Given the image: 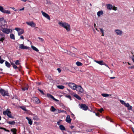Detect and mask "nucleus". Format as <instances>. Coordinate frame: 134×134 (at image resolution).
<instances>
[{
    "mask_svg": "<svg viewBox=\"0 0 134 134\" xmlns=\"http://www.w3.org/2000/svg\"><path fill=\"white\" fill-rule=\"evenodd\" d=\"M59 24L60 26L66 29L67 31H70V25L69 24L65 22H59Z\"/></svg>",
    "mask_w": 134,
    "mask_h": 134,
    "instance_id": "obj_1",
    "label": "nucleus"
},
{
    "mask_svg": "<svg viewBox=\"0 0 134 134\" xmlns=\"http://www.w3.org/2000/svg\"><path fill=\"white\" fill-rule=\"evenodd\" d=\"M119 100L120 101L122 104L124 105L125 107L127 108V109L128 110H132V106L130 105L128 103H126L124 100Z\"/></svg>",
    "mask_w": 134,
    "mask_h": 134,
    "instance_id": "obj_2",
    "label": "nucleus"
},
{
    "mask_svg": "<svg viewBox=\"0 0 134 134\" xmlns=\"http://www.w3.org/2000/svg\"><path fill=\"white\" fill-rule=\"evenodd\" d=\"M3 113L4 115H7L9 118H14V117L11 115V112L9 110L7 109L6 110L4 111Z\"/></svg>",
    "mask_w": 134,
    "mask_h": 134,
    "instance_id": "obj_3",
    "label": "nucleus"
},
{
    "mask_svg": "<svg viewBox=\"0 0 134 134\" xmlns=\"http://www.w3.org/2000/svg\"><path fill=\"white\" fill-rule=\"evenodd\" d=\"M0 93L3 96H9V93L8 91H6L3 89L0 90Z\"/></svg>",
    "mask_w": 134,
    "mask_h": 134,
    "instance_id": "obj_4",
    "label": "nucleus"
},
{
    "mask_svg": "<svg viewBox=\"0 0 134 134\" xmlns=\"http://www.w3.org/2000/svg\"><path fill=\"white\" fill-rule=\"evenodd\" d=\"M0 11L3 13H5L7 14L10 13V12L9 10H5L4 9L3 7L0 6Z\"/></svg>",
    "mask_w": 134,
    "mask_h": 134,
    "instance_id": "obj_5",
    "label": "nucleus"
},
{
    "mask_svg": "<svg viewBox=\"0 0 134 134\" xmlns=\"http://www.w3.org/2000/svg\"><path fill=\"white\" fill-rule=\"evenodd\" d=\"M68 86L73 90H75L76 89V85L74 83H69L68 84Z\"/></svg>",
    "mask_w": 134,
    "mask_h": 134,
    "instance_id": "obj_6",
    "label": "nucleus"
},
{
    "mask_svg": "<svg viewBox=\"0 0 134 134\" xmlns=\"http://www.w3.org/2000/svg\"><path fill=\"white\" fill-rule=\"evenodd\" d=\"M76 88L75 90H76L77 91L80 92L81 93L83 92L84 91L83 89L81 86L76 85Z\"/></svg>",
    "mask_w": 134,
    "mask_h": 134,
    "instance_id": "obj_7",
    "label": "nucleus"
},
{
    "mask_svg": "<svg viewBox=\"0 0 134 134\" xmlns=\"http://www.w3.org/2000/svg\"><path fill=\"white\" fill-rule=\"evenodd\" d=\"M26 23L27 25L30 26L31 27H35L36 25L33 21H27L26 22Z\"/></svg>",
    "mask_w": 134,
    "mask_h": 134,
    "instance_id": "obj_8",
    "label": "nucleus"
},
{
    "mask_svg": "<svg viewBox=\"0 0 134 134\" xmlns=\"http://www.w3.org/2000/svg\"><path fill=\"white\" fill-rule=\"evenodd\" d=\"M41 12L44 16L47 18L49 20H50L51 19L50 18L48 14L43 12L42 11H41Z\"/></svg>",
    "mask_w": 134,
    "mask_h": 134,
    "instance_id": "obj_9",
    "label": "nucleus"
},
{
    "mask_svg": "<svg viewBox=\"0 0 134 134\" xmlns=\"http://www.w3.org/2000/svg\"><path fill=\"white\" fill-rule=\"evenodd\" d=\"M80 108L85 110H86L88 108V107L84 104H82L80 105Z\"/></svg>",
    "mask_w": 134,
    "mask_h": 134,
    "instance_id": "obj_10",
    "label": "nucleus"
},
{
    "mask_svg": "<svg viewBox=\"0 0 134 134\" xmlns=\"http://www.w3.org/2000/svg\"><path fill=\"white\" fill-rule=\"evenodd\" d=\"M2 31L4 33L8 34L9 33L10 30L8 29L4 28L2 29Z\"/></svg>",
    "mask_w": 134,
    "mask_h": 134,
    "instance_id": "obj_11",
    "label": "nucleus"
},
{
    "mask_svg": "<svg viewBox=\"0 0 134 134\" xmlns=\"http://www.w3.org/2000/svg\"><path fill=\"white\" fill-rule=\"evenodd\" d=\"M5 36L4 34L0 33V41L3 42L5 39Z\"/></svg>",
    "mask_w": 134,
    "mask_h": 134,
    "instance_id": "obj_12",
    "label": "nucleus"
},
{
    "mask_svg": "<svg viewBox=\"0 0 134 134\" xmlns=\"http://www.w3.org/2000/svg\"><path fill=\"white\" fill-rule=\"evenodd\" d=\"M19 48L23 49H28L29 48L27 46H25L23 44H20L19 45Z\"/></svg>",
    "mask_w": 134,
    "mask_h": 134,
    "instance_id": "obj_13",
    "label": "nucleus"
},
{
    "mask_svg": "<svg viewBox=\"0 0 134 134\" xmlns=\"http://www.w3.org/2000/svg\"><path fill=\"white\" fill-rule=\"evenodd\" d=\"M114 31L116 33L117 35L120 36L122 34V31L119 30H118V29L115 30Z\"/></svg>",
    "mask_w": 134,
    "mask_h": 134,
    "instance_id": "obj_14",
    "label": "nucleus"
},
{
    "mask_svg": "<svg viewBox=\"0 0 134 134\" xmlns=\"http://www.w3.org/2000/svg\"><path fill=\"white\" fill-rule=\"evenodd\" d=\"M32 100L34 102V103H39V101L38 99L36 97H33L32 98Z\"/></svg>",
    "mask_w": 134,
    "mask_h": 134,
    "instance_id": "obj_15",
    "label": "nucleus"
},
{
    "mask_svg": "<svg viewBox=\"0 0 134 134\" xmlns=\"http://www.w3.org/2000/svg\"><path fill=\"white\" fill-rule=\"evenodd\" d=\"M71 119L70 118V116L69 115H68L66 119V122L69 123H70L71 122Z\"/></svg>",
    "mask_w": 134,
    "mask_h": 134,
    "instance_id": "obj_16",
    "label": "nucleus"
},
{
    "mask_svg": "<svg viewBox=\"0 0 134 134\" xmlns=\"http://www.w3.org/2000/svg\"><path fill=\"white\" fill-rule=\"evenodd\" d=\"M94 61L101 65H104V64L103 62V60L98 61L97 60H94Z\"/></svg>",
    "mask_w": 134,
    "mask_h": 134,
    "instance_id": "obj_17",
    "label": "nucleus"
},
{
    "mask_svg": "<svg viewBox=\"0 0 134 134\" xmlns=\"http://www.w3.org/2000/svg\"><path fill=\"white\" fill-rule=\"evenodd\" d=\"M24 33V30L23 29H20L18 31V35H20Z\"/></svg>",
    "mask_w": 134,
    "mask_h": 134,
    "instance_id": "obj_18",
    "label": "nucleus"
},
{
    "mask_svg": "<svg viewBox=\"0 0 134 134\" xmlns=\"http://www.w3.org/2000/svg\"><path fill=\"white\" fill-rule=\"evenodd\" d=\"M59 128L60 130L62 131H65L66 130L65 127L63 125H60Z\"/></svg>",
    "mask_w": 134,
    "mask_h": 134,
    "instance_id": "obj_19",
    "label": "nucleus"
},
{
    "mask_svg": "<svg viewBox=\"0 0 134 134\" xmlns=\"http://www.w3.org/2000/svg\"><path fill=\"white\" fill-rule=\"evenodd\" d=\"M26 119L28 120V123L30 125H31L32 124V121L31 120L27 117H26Z\"/></svg>",
    "mask_w": 134,
    "mask_h": 134,
    "instance_id": "obj_20",
    "label": "nucleus"
},
{
    "mask_svg": "<svg viewBox=\"0 0 134 134\" xmlns=\"http://www.w3.org/2000/svg\"><path fill=\"white\" fill-rule=\"evenodd\" d=\"M107 8L109 10L111 9L113 7V6L111 4H108L107 5Z\"/></svg>",
    "mask_w": 134,
    "mask_h": 134,
    "instance_id": "obj_21",
    "label": "nucleus"
},
{
    "mask_svg": "<svg viewBox=\"0 0 134 134\" xmlns=\"http://www.w3.org/2000/svg\"><path fill=\"white\" fill-rule=\"evenodd\" d=\"M5 61V64L6 66L8 68H10L11 66L10 64L6 61Z\"/></svg>",
    "mask_w": 134,
    "mask_h": 134,
    "instance_id": "obj_22",
    "label": "nucleus"
},
{
    "mask_svg": "<svg viewBox=\"0 0 134 134\" xmlns=\"http://www.w3.org/2000/svg\"><path fill=\"white\" fill-rule=\"evenodd\" d=\"M74 96L78 100H80L81 99V97L77 94L74 95Z\"/></svg>",
    "mask_w": 134,
    "mask_h": 134,
    "instance_id": "obj_23",
    "label": "nucleus"
},
{
    "mask_svg": "<svg viewBox=\"0 0 134 134\" xmlns=\"http://www.w3.org/2000/svg\"><path fill=\"white\" fill-rule=\"evenodd\" d=\"M103 14V12L102 11H99L97 13V15L98 16H100L101 15Z\"/></svg>",
    "mask_w": 134,
    "mask_h": 134,
    "instance_id": "obj_24",
    "label": "nucleus"
},
{
    "mask_svg": "<svg viewBox=\"0 0 134 134\" xmlns=\"http://www.w3.org/2000/svg\"><path fill=\"white\" fill-rule=\"evenodd\" d=\"M57 87L59 89H63L64 88V87L63 85H58L57 86Z\"/></svg>",
    "mask_w": 134,
    "mask_h": 134,
    "instance_id": "obj_25",
    "label": "nucleus"
},
{
    "mask_svg": "<svg viewBox=\"0 0 134 134\" xmlns=\"http://www.w3.org/2000/svg\"><path fill=\"white\" fill-rule=\"evenodd\" d=\"M32 48L35 51L38 52V49H37V48H36L35 47L33 46H31Z\"/></svg>",
    "mask_w": 134,
    "mask_h": 134,
    "instance_id": "obj_26",
    "label": "nucleus"
},
{
    "mask_svg": "<svg viewBox=\"0 0 134 134\" xmlns=\"http://www.w3.org/2000/svg\"><path fill=\"white\" fill-rule=\"evenodd\" d=\"M47 96L49 98H51L52 99L54 97L52 95L49 93H48L47 94Z\"/></svg>",
    "mask_w": 134,
    "mask_h": 134,
    "instance_id": "obj_27",
    "label": "nucleus"
},
{
    "mask_svg": "<svg viewBox=\"0 0 134 134\" xmlns=\"http://www.w3.org/2000/svg\"><path fill=\"white\" fill-rule=\"evenodd\" d=\"M10 38L14 40L15 39V37H14V34H11L10 35Z\"/></svg>",
    "mask_w": 134,
    "mask_h": 134,
    "instance_id": "obj_28",
    "label": "nucleus"
},
{
    "mask_svg": "<svg viewBox=\"0 0 134 134\" xmlns=\"http://www.w3.org/2000/svg\"><path fill=\"white\" fill-rule=\"evenodd\" d=\"M76 64L78 66H82V64L79 62H77L76 63Z\"/></svg>",
    "mask_w": 134,
    "mask_h": 134,
    "instance_id": "obj_29",
    "label": "nucleus"
},
{
    "mask_svg": "<svg viewBox=\"0 0 134 134\" xmlns=\"http://www.w3.org/2000/svg\"><path fill=\"white\" fill-rule=\"evenodd\" d=\"M102 95L105 97H108L109 96V95L107 94L106 93H102Z\"/></svg>",
    "mask_w": 134,
    "mask_h": 134,
    "instance_id": "obj_30",
    "label": "nucleus"
},
{
    "mask_svg": "<svg viewBox=\"0 0 134 134\" xmlns=\"http://www.w3.org/2000/svg\"><path fill=\"white\" fill-rule=\"evenodd\" d=\"M7 123L11 125H14L15 123V122L14 121L7 122Z\"/></svg>",
    "mask_w": 134,
    "mask_h": 134,
    "instance_id": "obj_31",
    "label": "nucleus"
},
{
    "mask_svg": "<svg viewBox=\"0 0 134 134\" xmlns=\"http://www.w3.org/2000/svg\"><path fill=\"white\" fill-rule=\"evenodd\" d=\"M20 61L18 60H16L15 62V64L16 65H19L20 64Z\"/></svg>",
    "mask_w": 134,
    "mask_h": 134,
    "instance_id": "obj_32",
    "label": "nucleus"
},
{
    "mask_svg": "<svg viewBox=\"0 0 134 134\" xmlns=\"http://www.w3.org/2000/svg\"><path fill=\"white\" fill-rule=\"evenodd\" d=\"M33 119L36 120H39V118L37 116H34L33 117Z\"/></svg>",
    "mask_w": 134,
    "mask_h": 134,
    "instance_id": "obj_33",
    "label": "nucleus"
},
{
    "mask_svg": "<svg viewBox=\"0 0 134 134\" xmlns=\"http://www.w3.org/2000/svg\"><path fill=\"white\" fill-rule=\"evenodd\" d=\"M65 96L66 97H67L70 100H71V96H70V95H65Z\"/></svg>",
    "mask_w": 134,
    "mask_h": 134,
    "instance_id": "obj_34",
    "label": "nucleus"
},
{
    "mask_svg": "<svg viewBox=\"0 0 134 134\" xmlns=\"http://www.w3.org/2000/svg\"><path fill=\"white\" fill-rule=\"evenodd\" d=\"M11 131L14 132V133H15V134H16V130L15 129H14L12 130H11Z\"/></svg>",
    "mask_w": 134,
    "mask_h": 134,
    "instance_id": "obj_35",
    "label": "nucleus"
},
{
    "mask_svg": "<svg viewBox=\"0 0 134 134\" xmlns=\"http://www.w3.org/2000/svg\"><path fill=\"white\" fill-rule=\"evenodd\" d=\"M20 108H21L22 110L25 111H26L27 110L24 107H20Z\"/></svg>",
    "mask_w": 134,
    "mask_h": 134,
    "instance_id": "obj_36",
    "label": "nucleus"
},
{
    "mask_svg": "<svg viewBox=\"0 0 134 134\" xmlns=\"http://www.w3.org/2000/svg\"><path fill=\"white\" fill-rule=\"evenodd\" d=\"M51 108L52 109V111H54L56 110L54 107L53 106H52Z\"/></svg>",
    "mask_w": 134,
    "mask_h": 134,
    "instance_id": "obj_37",
    "label": "nucleus"
},
{
    "mask_svg": "<svg viewBox=\"0 0 134 134\" xmlns=\"http://www.w3.org/2000/svg\"><path fill=\"white\" fill-rule=\"evenodd\" d=\"M58 110V112L59 113H62V112H64L65 113L66 112V111L64 110Z\"/></svg>",
    "mask_w": 134,
    "mask_h": 134,
    "instance_id": "obj_38",
    "label": "nucleus"
},
{
    "mask_svg": "<svg viewBox=\"0 0 134 134\" xmlns=\"http://www.w3.org/2000/svg\"><path fill=\"white\" fill-rule=\"evenodd\" d=\"M5 61L3 59H1L0 60V63L2 64Z\"/></svg>",
    "mask_w": 134,
    "mask_h": 134,
    "instance_id": "obj_39",
    "label": "nucleus"
},
{
    "mask_svg": "<svg viewBox=\"0 0 134 134\" xmlns=\"http://www.w3.org/2000/svg\"><path fill=\"white\" fill-rule=\"evenodd\" d=\"M38 38L40 40V41L41 42H43L44 40L43 38H41V37H38Z\"/></svg>",
    "mask_w": 134,
    "mask_h": 134,
    "instance_id": "obj_40",
    "label": "nucleus"
},
{
    "mask_svg": "<svg viewBox=\"0 0 134 134\" xmlns=\"http://www.w3.org/2000/svg\"><path fill=\"white\" fill-rule=\"evenodd\" d=\"M103 110H104L103 108H101L99 110V111L101 113H102Z\"/></svg>",
    "mask_w": 134,
    "mask_h": 134,
    "instance_id": "obj_41",
    "label": "nucleus"
},
{
    "mask_svg": "<svg viewBox=\"0 0 134 134\" xmlns=\"http://www.w3.org/2000/svg\"><path fill=\"white\" fill-rule=\"evenodd\" d=\"M38 90L42 94H44V92L42 91L39 89H38Z\"/></svg>",
    "mask_w": 134,
    "mask_h": 134,
    "instance_id": "obj_42",
    "label": "nucleus"
},
{
    "mask_svg": "<svg viewBox=\"0 0 134 134\" xmlns=\"http://www.w3.org/2000/svg\"><path fill=\"white\" fill-rule=\"evenodd\" d=\"M13 67L15 69H16L18 68V67L15 64L14 66H13Z\"/></svg>",
    "mask_w": 134,
    "mask_h": 134,
    "instance_id": "obj_43",
    "label": "nucleus"
},
{
    "mask_svg": "<svg viewBox=\"0 0 134 134\" xmlns=\"http://www.w3.org/2000/svg\"><path fill=\"white\" fill-rule=\"evenodd\" d=\"M52 99L54 100H55L56 102H58L59 101V100H58L55 99L54 97H53Z\"/></svg>",
    "mask_w": 134,
    "mask_h": 134,
    "instance_id": "obj_44",
    "label": "nucleus"
},
{
    "mask_svg": "<svg viewBox=\"0 0 134 134\" xmlns=\"http://www.w3.org/2000/svg\"><path fill=\"white\" fill-rule=\"evenodd\" d=\"M57 70L58 71L59 73L61 71V70L60 68H58L57 69Z\"/></svg>",
    "mask_w": 134,
    "mask_h": 134,
    "instance_id": "obj_45",
    "label": "nucleus"
},
{
    "mask_svg": "<svg viewBox=\"0 0 134 134\" xmlns=\"http://www.w3.org/2000/svg\"><path fill=\"white\" fill-rule=\"evenodd\" d=\"M100 31L101 33L103 34L104 33L103 30L102 28L100 29Z\"/></svg>",
    "mask_w": 134,
    "mask_h": 134,
    "instance_id": "obj_46",
    "label": "nucleus"
},
{
    "mask_svg": "<svg viewBox=\"0 0 134 134\" xmlns=\"http://www.w3.org/2000/svg\"><path fill=\"white\" fill-rule=\"evenodd\" d=\"M129 68L130 69H134V66H132L130 67H129Z\"/></svg>",
    "mask_w": 134,
    "mask_h": 134,
    "instance_id": "obj_47",
    "label": "nucleus"
},
{
    "mask_svg": "<svg viewBox=\"0 0 134 134\" xmlns=\"http://www.w3.org/2000/svg\"><path fill=\"white\" fill-rule=\"evenodd\" d=\"M132 59L134 63V55H133L132 57Z\"/></svg>",
    "mask_w": 134,
    "mask_h": 134,
    "instance_id": "obj_48",
    "label": "nucleus"
},
{
    "mask_svg": "<svg viewBox=\"0 0 134 134\" xmlns=\"http://www.w3.org/2000/svg\"><path fill=\"white\" fill-rule=\"evenodd\" d=\"M19 29V28H15V30L18 31H18L19 30V29Z\"/></svg>",
    "mask_w": 134,
    "mask_h": 134,
    "instance_id": "obj_49",
    "label": "nucleus"
},
{
    "mask_svg": "<svg viewBox=\"0 0 134 134\" xmlns=\"http://www.w3.org/2000/svg\"><path fill=\"white\" fill-rule=\"evenodd\" d=\"M113 9L114 10H117V8L116 7H114L113 8Z\"/></svg>",
    "mask_w": 134,
    "mask_h": 134,
    "instance_id": "obj_50",
    "label": "nucleus"
},
{
    "mask_svg": "<svg viewBox=\"0 0 134 134\" xmlns=\"http://www.w3.org/2000/svg\"><path fill=\"white\" fill-rule=\"evenodd\" d=\"M20 38L21 39H23V40H24V37L23 36H21Z\"/></svg>",
    "mask_w": 134,
    "mask_h": 134,
    "instance_id": "obj_51",
    "label": "nucleus"
},
{
    "mask_svg": "<svg viewBox=\"0 0 134 134\" xmlns=\"http://www.w3.org/2000/svg\"><path fill=\"white\" fill-rule=\"evenodd\" d=\"M10 64L11 65H12L13 66L15 65V64L13 62H10Z\"/></svg>",
    "mask_w": 134,
    "mask_h": 134,
    "instance_id": "obj_52",
    "label": "nucleus"
},
{
    "mask_svg": "<svg viewBox=\"0 0 134 134\" xmlns=\"http://www.w3.org/2000/svg\"><path fill=\"white\" fill-rule=\"evenodd\" d=\"M74 126L72 125L71 126H70V127L71 129H72L74 127Z\"/></svg>",
    "mask_w": 134,
    "mask_h": 134,
    "instance_id": "obj_53",
    "label": "nucleus"
},
{
    "mask_svg": "<svg viewBox=\"0 0 134 134\" xmlns=\"http://www.w3.org/2000/svg\"><path fill=\"white\" fill-rule=\"evenodd\" d=\"M20 0L22 1H23V2H25L26 1H28V0Z\"/></svg>",
    "mask_w": 134,
    "mask_h": 134,
    "instance_id": "obj_54",
    "label": "nucleus"
},
{
    "mask_svg": "<svg viewBox=\"0 0 134 134\" xmlns=\"http://www.w3.org/2000/svg\"><path fill=\"white\" fill-rule=\"evenodd\" d=\"M110 78L111 79H115V77H110Z\"/></svg>",
    "mask_w": 134,
    "mask_h": 134,
    "instance_id": "obj_55",
    "label": "nucleus"
},
{
    "mask_svg": "<svg viewBox=\"0 0 134 134\" xmlns=\"http://www.w3.org/2000/svg\"><path fill=\"white\" fill-rule=\"evenodd\" d=\"M96 115H97V116H98L99 115V113H96Z\"/></svg>",
    "mask_w": 134,
    "mask_h": 134,
    "instance_id": "obj_56",
    "label": "nucleus"
},
{
    "mask_svg": "<svg viewBox=\"0 0 134 134\" xmlns=\"http://www.w3.org/2000/svg\"><path fill=\"white\" fill-rule=\"evenodd\" d=\"M24 8H23L22 9H20L19 10L21 11V10H24Z\"/></svg>",
    "mask_w": 134,
    "mask_h": 134,
    "instance_id": "obj_57",
    "label": "nucleus"
},
{
    "mask_svg": "<svg viewBox=\"0 0 134 134\" xmlns=\"http://www.w3.org/2000/svg\"><path fill=\"white\" fill-rule=\"evenodd\" d=\"M0 129H3V130H4V129H5V128H3V127H0Z\"/></svg>",
    "mask_w": 134,
    "mask_h": 134,
    "instance_id": "obj_58",
    "label": "nucleus"
},
{
    "mask_svg": "<svg viewBox=\"0 0 134 134\" xmlns=\"http://www.w3.org/2000/svg\"><path fill=\"white\" fill-rule=\"evenodd\" d=\"M62 108H64L65 107V106H64V105H63V104H62Z\"/></svg>",
    "mask_w": 134,
    "mask_h": 134,
    "instance_id": "obj_59",
    "label": "nucleus"
},
{
    "mask_svg": "<svg viewBox=\"0 0 134 134\" xmlns=\"http://www.w3.org/2000/svg\"><path fill=\"white\" fill-rule=\"evenodd\" d=\"M57 124L58 125H60V122L59 121H58L57 122Z\"/></svg>",
    "mask_w": 134,
    "mask_h": 134,
    "instance_id": "obj_60",
    "label": "nucleus"
},
{
    "mask_svg": "<svg viewBox=\"0 0 134 134\" xmlns=\"http://www.w3.org/2000/svg\"><path fill=\"white\" fill-rule=\"evenodd\" d=\"M4 130L6 131H9V130H7L6 129H5H5H4Z\"/></svg>",
    "mask_w": 134,
    "mask_h": 134,
    "instance_id": "obj_61",
    "label": "nucleus"
},
{
    "mask_svg": "<svg viewBox=\"0 0 134 134\" xmlns=\"http://www.w3.org/2000/svg\"><path fill=\"white\" fill-rule=\"evenodd\" d=\"M4 130L6 131H9V130H7L6 129H5H5H4Z\"/></svg>",
    "mask_w": 134,
    "mask_h": 134,
    "instance_id": "obj_62",
    "label": "nucleus"
},
{
    "mask_svg": "<svg viewBox=\"0 0 134 134\" xmlns=\"http://www.w3.org/2000/svg\"><path fill=\"white\" fill-rule=\"evenodd\" d=\"M132 131L133 132V133H134V130L133 128H132Z\"/></svg>",
    "mask_w": 134,
    "mask_h": 134,
    "instance_id": "obj_63",
    "label": "nucleus"
},
{
    "mask_svg": "<svg viewBox=\"0 0 134 134\" xmlns=\"http://www.w3.org/2000/svg\"><path fill=\"white\" fill-rule=\"evenodd\" d=\"M94 28H95V27H96V24H95V23H94Z\"/></svg>",
    "mask_w": 134,
    "mask_h": 134,
    "instance_id": "obj_64",
    "label": "nucleus"
}]
</instances>
